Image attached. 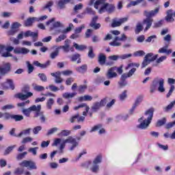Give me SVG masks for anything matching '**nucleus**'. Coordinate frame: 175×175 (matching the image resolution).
<instances>
[{
    "instance_id": "obj_1",
    "label": "nucleus",
    "mask_w": 175,
    "mask_h": 175,
    "mask_svg": "<svg viewBox=\"0 0 175 175\" xmlns=\"http://www.w3.org/2000/svg\"><path fill=\"white\" fill-rule=\"evenodd\" d=\"M107 0H97L94 3L95 9H99V5H103L100 9L98 10V13L102 14L105 12H108V13H113L116 12V5L114 4H110L106 3Z\"/></svg>"
},
{
    "instance_id": "obj_2",
    "label": "nucleus",
    "mask_w": 175,
    "mask_h": 175,
    "mask_svg": "<svg viewBox=\"0 0 175 175\" xmlns=\"http://www.w3.org/2000/svg\"><path fill=\"white\" fill-rule=\"evenodd\" d=\"M154 111H155V109L154 108H150L149 109L146 111L145 116H148L147 120H144L143 121V117L140 118L138 121L139 122H141V124L137 126V128H139V129H147L148 125L151 124V120H152V117H154Z\"/></svg>"
},
{
    "instance_id": "obj_3",
    "label": "nucleus",
    "mask_w": 175,
    "mask_h": 175,
    "mask_svg": "<svg viewBox=\"0 0 175 175\" xmlns=\"http://www.w3.org/2000/svg\"><path fill=\"white\" fill-rule=\"evenodd\" d=\"M66 143H70V144H72V146L70 148V151H73L75 148H76V147L79 146V142L76 141V139L73 138V137L72 136H69L67 139H63L62 143L60 144V146L59 147L60 154H64V148H65Z\"/></svg>"
},
{
    "instance_id": "obj_4",
    "label": "nucleus",
    "mask_w": 175,
    "mask_h": 175,
    "mask_svg": "<svg viewBox=\"0 0 175 175\" xmlns=\"http://www.w3.org/2000/svg\"><path fill=\"white\" fill-rule=\"evenodd\" d=\"M163 84H165V80L163 79L157 78L152 81V83L150 86V92H154V91H155V89L157 88V87H158V91L159 92H165V88L163 87Z\"/></svg>"
},
{
    "instance_id": "obj_5",
    "label": "nucleus",
    "mask_w": 175,
    "mask_h": 175,
    "mask_svg": "<svg viewBox=\"0 0 175 175\" xmlns=\"http://www.w3.org/2000/svg\"><path fill=\"white\" fill-rule=\"evenodd\" d=\"M116 158L120 161L125 159L127 162H129V163H136V162H137V160L135 159V157H133V154H122L121 153H118L116 154Z\"/></svg>"
},
{
    "instance_id": "obj_6",
    "label": "nucleus",
    "mask_w": 175,
    "mask_h": 175,
    "mask_svg": "<svg viewBox=\"0 0 175 175\" xmlns=\"http://www.w3.org/2000/svg\"><path fill=\"white\" fill-rule=\"evenodd\" d=\"M19 166L21 167H27L29 170H36V169H38L36 163L31 160H23L19 163Z\"/></svg>"
},
{
    "instance_id": "obj_7",
    "label": "nucleus",
    "mask_w": 175,
    "mask_h": 175,
    "mask_svg": "<svg viewBox=\"0 0 175 175\" xmlns=\"http://www.w3.org/2000/svg\"><path fill=\"white\" fill-rule=\"evenodd\" d=\"M152 55H154V53H148L145 55L144 58V61L142 62V68H146V66H147L149 64H151V62H154V61H155V59L158 58V54L155 55L153 57ZM148 57H152L151 59H148Z\"/></svg>"
},
{
    "instance_id": "obj_8",
    "label": "nucleus",
    "mask_w": 175,
    "mask_h": 175,
    "mask_svg": "<svg viewBox=\"0 0 175 175\" xmlns=\"http://www.w3.org/2000/svg\"><path fill=\"white\" fill-rule=\"evenodd\" d=\"M106 105V98L102 99L100 102H95L91 107L92 113H96L100 107H103Z\"/></svg>"
},
{
    "instance_id": "obj_9",
    "label": "nucleus",
    "mask_w": 175,
    "mask_h": 175,
    "mask_svg": "<svg viewBox=\"0 0 175 175\" xmlns=\"http://www.w3.org/2000/svg\"><path fill=\"white\" fill-rule=\"evenodd\" d=\"M128 21V18H122L120 19H118L115 18L112 20L111 27L112 28H116L117 27H121V25L124 24V23H126Z\"/></svg>"
},
{
    "instance_id": "obj_10",
    "label": "nucleus",
    "mask_w": 175,
    "mask_h": 175,
    "mask_svg": "<svg viewBox=\"0 0 175 175\" xmlns=\"http://www.w3.org/2000/svg\"><path fill=\"white\" fill-rule=\"evenodd\" d=\"M158 13H159V8H156L154 10H152L150 11L144 10V16L146 17V18H152V17H155Z\"/></svg>"
},
{
    "instance_id": "obj_11",
    "label": "nucleus",
    "mask_w": 175,
    "mask_h": 175,
    "mask_svg": "<svg viewBox=\"0 0 175 175\" xmlns=\"http://www.w3.org/2000/svg\"><path fill=\"white\" fill-rule=\"evenodd\" d=\"M92 132H98V135H103V133H106V130L103 128V125L98 124L92 127L90 133H92Z\"/></svg>"
},
{
    "instance_id": "obj_12",
    "label": "nucleus",
    "mask_w": 175,
    "mask_h": 175,
    "mask_svg": "<svg viewBox=\"0 0 175 175\" xmlns=\"http://www.w3.org/2000/svg\"><path fill=\"white\" fill-rule=\"evenodd\" d=\"M116 69H117V67H111L109 69H108V70L105 73V76L107 79L110 80L111 79H114L117 77L118 75H117V72H116Z\"/></svg>"
},
{
    "instance_id": "obj_13",
    "label": "nucleus",
    "mask_w": 175,
    "mask_h": 175,
    "mask_svg": "<svg viewBox=\"0 0 175 175\" xmlns=\"http://www.w3.org/2000/svg\"><path fill=\"white\" fill-rule=\"evenodd\" d=\"M166 16L165 17V20L167 23H174V18L175 17V12H173V10H168L166 12Z\"/></svg>"
},
{
    "instance_id": "obj_14",
    "label": "nucleus",
    "mask_w": 175,
    "mask_h": 175,
    "mask_svg": "<svg viewBox=\"0 0 175 175\" xmlns=\"http://www.w3.org/2000/svg\"><path fill=\"white\" fill-rule=\"evenodd\" d=\"M57 49H62L64 53H69L70 51V40L66 39L64 41V45L59 46Z\"/></svg>"
},
{
    "instance_id": "obj_15",
    "label": "nucleus",
    "mask_w": 175,
    "mask_h": 175,
    "mask_svg": "<svg viewBox=\"0 0 175 175\" xmlns=\"http://www.w3.org/2000/svg\"><path fill=\"white\" fill-rule=\"evenodd\" d=\"M11 70L10 64H5V67L0 66V76H5L9 73Z\"/></svg>"
},
{
    "instance_id": "obj_16",
    "label": "nucleus",
    "mask_w": 175,
    "mask_h": 175,
    "mask_svg": "<svg viewBox=\"0 0 175 175\" xmlns=\"http://www.w3.org/2000/svg\"><path fill=\"white\" fill-rule=\"evenodd\" d=\"M152 23H154V18H146L143 20V24H146V27L144 31H148L150 28H151L152 25Z\"/></svg>"
},
{
    "instance_id": "obj_17",
    "label": "nucleus",
    "mask_w": 175,
    "mask_h": 175,
    "mask_svg": "<svg viewBox=\"0 0 175 175\" xmlns=\"http://www.w3.org/2000/svg\"><path fill=\"white\" fill-rule=\"evenodd\" d=\"M169 46L165 45V46H163L160 48L158 51L159 54H166V55H169L170 54H172V49H168Z\"/></svg>"
},
{
    "instance_id": "obj_18",
    "label": "nucleus",
    "mask_w": 175,
    "mask_h": 175,
    "mask_svg": "<svg viewBox=\"0 0 175 175\" xmlns=\"http://www.w3.org/2000/svg\"><path fill=\"white\" fill-rule=\"evenodd\" d=\"M3 87L5 90L11 88V90H14V83H13L12 79H7V81L3 83Z\"/></svg>"
},
{
    "instance_id": "obj_19",
    "label": "nucleus",
    "mask_w": 175,
    "mask_h": 175,
    "mask_svg": "<svg viewBox=\"0 0 175 175\" xmlns=\"http://www.w3.org/2000/svg\"><path fill=\"white\" fill-rule=\"evenodd\" d=\"M106 59H107L106 55L103 53H100L98 55V62L99 65H100L101 66L106 65Z\"/></svg>"
},
{
    "instance_id": "obj_20",
    "label": "nucleus",
    "mask_w": 175,
    "mask_h": 175,
    "mask_svg": "<svg viewBox=\"0 0 175 175\" xmlns=\"http://www.w3.org/2000/svg\"><path fill=\"white\" fill-rule=\"evenodd\" d=\"M35 21L39 22V18H37V17L28 18L25 21V27H31V25H32V24H33V22Z\"/></svg>"
},
{
    "instance_id": "obj_21",
    "label": "nucleus",
    "mask_w": 175,
    "mask_h": 175,
    "mask_svg": "<svg viewBox=\"0 0 175 175\" xmlns=\"http://www.w3.org/2000/svg\"><path fill=\"white\" fill-rule=\"evenodd\" d=\"M33 95V94L32 92H29L25 94L23 93H19L16 95V96L17 98H18V99H21V100H25L26 99H28V98H31V96H32Z\"/></svg>"
},
{
    "instance_id": "obj_22",
    "label": "nucleus",
    "mask_w": 175,
    "mask_h": 175,
    "mask_svg": "<svg viewBox=\"0 0 175 175\" xmlns=\"http://www.w3.org/2000/svg\"><path fill=\"white\" fill-rule=\"evenodd\" d=\"M14 120L16 122L23 121V120H24V116L21 115H12L8 113V120Z\"/></svg>"
},
{
    "instance_id": "obj_23",
    "label": "nucleus",
    "mask_w": 175,
    "mask_h": 175,
    "mask_svg": "<svg viewBox=\"0 0 175 175\" xmlns=\"http://www.w3.org/2000/svg\"><path fill=\"white\" fill-rule=\"evenodd\" d=\"M142 2H144L143 6H146V5H147V2L144 1V0H137L131 1L130 3L127 4L126 8L137 6V5H139V3H142Z\"/></svg>"
},
{
    "instance_id": "obj_24",
    "label": "nucleus",
    "mask_w": 175,
    "mask_h": 175,
    "mask_svg": "<svg viewBox=\"0 0 175 175\" xmlns=\"http://www.w3.org/2000/svg\"><path fill=\"white\" fill-rule=\"evenodd\" d=\"M70 3V0H59L57 2V6L59 7V9H65L66 8L67 3Z\"/></svg>"
},
{
    "instance_id": "obj_25",
    "label": "nucleus",
    "mask_w": 175,
    "mask_h": 175,
    "mask_svg": "<svg viewBox=\"0 0 175 175\" xmlns=\"http://www.w3.org/2000/svg\"><path fill=\"white\" fill-rule=\"evenodd\" d=\"M126 79L128 78L122 74L120 77V81L118 82L120 88H122V87H126V85H128V83L125 81Z\"/></svg>"
},
{
    "instance_id": "obj_26",
    "label": "nucleus",
    "mask_w": 175,
    "mask_h": 175,
    "mask_svg": "<svg viewBox=\"0 0 175 175\" xmlns=\"http://www.w3.org/2000/svg\"><path fill=\"white\" fill-rule=\"evenodd\" d=\"M87 69H88V66H87V64H83L80 67H77L76 68V70L78 71L79 73H81L82 75H84V73L87 72Z\"/></svg>"
},
{
    "instance_id": "obj_27",
    "label": "nucleus",
    "mask_w": 175,
    "mask_h": 175,
    "mask_svg": "<svg viewBox=\"0 0 175 175\" xmlns=\"http://www.w3.org/2000/svg\"><path fill=\"white\" fill-rule=\"evenodd\" d=\"M72 27H73V24L70 23L68 27L66 29H58L57 33H68V32H70L72 31Z\"/></svg>"
},
{
    "instance_id": "obj_28",
    "label": "nucleus",
    "mask_w": 175,
    "mask_h": 175,
    "mask_svg": "<svg viewBox=\"0 0 175 175\" xmlns=\"http://www.w3.org/2000/svg\"><path fill=\"white\" fill-rule=\"evenodd\" d=\"M142 31H143V24L141 22H138L135 25V32L136 35H139Z\"/></svg>"
},
{
    "instance_id": "obj_29",
    "label": "nucleus",
    "mask_w": 175,
    "mask_h": 175,
    "mask_svg": "<svg viewBox=\"0 0 175 175\" xmlns=\"http://www.w3.org/2000/svg\"><path fill=\"white\" fill-rule=\"evenodd\" d=\"M31 129H27L25 130L22 131L18 135V137H23V136H27L28 135H31Z\"/></svg>"
},
{
    "instance_id": "obj_30",
    "label": "nucleus",
    "mask_w": 175,
    "mask_h": 175,
    "mask_svg": "<svg viewBox=\"0 0 175 175\" xmlns=\"http://www.w3.org/2000/svg\"><path fill=\"white\" fill-rule=\"evenodd\" d=\"M76 95H77V93L74 92V93H69V92H66L64 94H63V98H64V99H72V98H75V96H76Z\"/></svg>"
},
{
    "instance_id": "obj_31",
    "label": "nucleus",
    "mask_w": 175,
    "mask_h": 175,
    "mask_svg": "<svg viewBox=\"0 0 175 175\" xmlns=\"http://www.w3.org/2000/svg\"><path fill=\"white\" fill-rule=\"evenodd\" d=\"M32 87H33V90H34V91H37L38 92H41V91H44V87L42 85L33 83Z\"/></svg>"
},
{
    "instance_id": "obj_32",
    "label": "nucleus",
    "mask_w": 175,
    "mask_h": 175,
    "mask_svg": "<svg viewBox=\"0 0 175 175\" xmlns=\"http://www.w3.org/2000/svg\"><path fill=\"white\" fill-rule=\"evenodd\" d=\"M73 47H75V49L79 51H83V50H85V49H87L85 45H79L76 42H74Z\"/></svg>"
},
{
    "instance_id": "obj_33",
    "label": "nucleus",
    "mask_w": 175,
    "mask_h": 175,
    "mask_svg": "<svg viewBox=\"0 0 175 175\" xmlns=\"http://www.w3.org/2000/svg\"><path fill=\"white\" fill-rule=\"evenodd\" d=\"M30 110H31V111H36V113H39L40 111V110H42V105H33L31 107H30Z\"/></svg>"
},
{
    "instance_id": "obj_34",
    "label": "nucleus",
    "mask_w": 175,
    "mask_h": 175,
    "mask_svg": "<svg viewBox=\"0 0 175 175\" xmlns=\"http://www.w3.org/2000/svg\"><path fill=\"white\" fill-rule=\"evenodd\" d=\"M36 117H39L41 122H46V116H44L42 111H40V112H37Z\"/></svg>"
},
{
    "instance_id": "obj_35",
    "label": "nucleus",
    "mask_w": 175,
    "mask_h": 175,
    "mask_svg": "<svg viewBox=\"0 0 175 175\" xmlns=\"http://www.w3.org/2000/svg\"><path fill=\"white\" fill-rule=\"evenodd\" d=\"M67 38H68V36H66V33H62V35H59L58 36V38H57L55 39V42L59 43V42H62V40H65V39H66Z\"/></svg>"
},
{
    "instance_id": "obj_36",
    "label": "nucleus",
    "mask_w": 175,
    "mask_h": 175,
    "mask_svg": "<svg viewBox=\"0 0 175 175\" xmlns=\"http://www.w3.org/2000/svg\"><path fill=\"white\" fill-rule=\"evenodd\" d=\"M135 72H136V68H131L128 73H124L122 74L123 76H125L126 77H132L133 75H135Z\"/></svg>"
},
{
    "instance_id": "obj_37",
    "label": "nucleus",
    "mask_w": 175,
    "mask_h": 175,
    "mask_svg": "<svg viewBox=\"0 0 175 175\" xmlns=\"http://www.w3.org/2000/svg\"><path fill=\"white\" fill-rule=\"evenodd\" d=\"M26 65L27 66V72L29 73V75H31V73L33 72L35 68H33V66H32V64H31V63L28 61L26 62Z\"/></svg>"
},
{
    "instance_id": "obj_38",
    "label": "nucleus",
    "mask_w": 175,
    "mask_h": 175,
    "mask_svg": "<svg viewBox=\"0 0 175 175\" xmlns=\"http://www.w3.org/2000/svg\"><path fill=\"white\" fill-rule=\"evenodd\" d=\"M165 124H166V118H163L162 119L157 121L156 123V126L157 128L159 126H163V125H165Z\"/></svg>"
},
{
    "instance_id": "obj_39",
    "label": "nucleus",
    "mask_w": 175,
    "mask_h": 175,
    "mask_svg": "<svg viewBox=\"0 0 175 175\" xmlns=\"http://www.w3.org/2000/svg\"><path fill=\"white\" fill-rule=\"evenodd\" d=\"M90 170L92 172V173H98L99 172V165L94 164L93 163L92 167H90Z\"/></svg>"
},
{
    "instance_id": "obj_40",
    "label": "nucleus",
    "mask_w": 175,
    "mask_h": 175,
    "mask_svg": "<svg viewBox=\"0 0 175 175\" xmlns=\"http://www.w3.org/2000/svg\"><path fill=\"white\" fill-rule=\"evenodd\" d=\"M53 105H54V98H51L46 102V107L49 110H51V107H53Z\"/></svg>"
},
{
    "instance_id": "obj_41",
    "label": "nucleus",
    "mask_w": 175,
    "mask_h": 175,
    "mask_svg": "<svg viewBox=\"0 0 175 175\" xmlns=\"http://www.w3.org/2000/svg\"><path fill=\"white\" fill-rule=\"evenodd\" d=\"M17 32H18V29L12 28L11 27L10 29L8 31V36H14Z\"/></svg>"
},
{
    "instance_id": "obj_42",
    "label": "nucleus",
    "mask_w": 175,
    "mask_h": 175,
    "mask_svg": "<svg viewBox=\"0 0 175 175\" xmlns=\"http://www.w3.org/2000/svg\"><path fill=\"white\" fill-rule=\"evenodd\" d=\"M0 118H3L5 121H8L9 118V112L0 111Z\"/></svg>"
},
{
    "instance_id": "obj_43",
    "label": "nucleus",
    "mask_w": 175,
    "mask_h": 175,
    "mask_svg": "<svg viewBox=\"0 0 175 175\" xmlns=\"http://www.w3.org/2000/svg\"><path fill=\"white\" fill-rule=\"evenodd\" d=\"M93 163H94V165H98L99 163H102V155L99 154L96 156L93 161Z\"/></svg>"
},
{
    "instance_id": "obj_44",
    "label": "nucleus",
    "mask_w": 175,
    "mask_h": 175,
    "mask_svg": "<svg viewBox=\"0 0 175 175\" xmlns=\"http://www.w3.org/2000/svg\"><path fill=\"white\" fill-rule=\"evenodd\" d=\"M174 105H175V100L174 101H172L170 105H168L167 107H165L163 108L164 111L167 112L169 111V110H172V109H173V107H174Z\"/></svg>"
},
{
    "instance_id": "obj_45",
    "label": "nucleus",
    "mask_w": 175,
    "mask_h": 175,
    "mask_svg": "<svg viewBox=\"0 0 175 175\" xmlns=\"http://www.w3.org/2000/svg\"><path fill=\"white\" fill-rule=\"evenodd\" d=\"M141 102H143V96H139L138 97H137L135 103L133 104V106L137 107V106L140 105Z\"/></svg>"
},
{
    "instance_id": "obj_46",
    "label": "nucleus",
    "mask_w": 175,
    "mask_h": 175,
    "mask_svg": "<svg viewBox=\"0 0 175 175\" xmlns=\"http://www.w3.org/2000/svg\"><path fill=\"white\" fill-rule=\"evenodd\" d=\"M88 56L91 59H93V58H95V53H94V49L92 48V46H90L89 48V52L88 53Z\"/></svg>"
},
{
    "instance_id": "obj_47",
    "label": "nucleus",
    "mask_w": 175,
    "mask_h": 175,
    "mask_svg": "<svg viewBox=\"0 0 175 175\" xmlns=\"http://www.w3.org/2000/svg\"><path fill=\"white\" fill-rule=\"evenodd\" d=\"M64 27V24L59 21L55 22L53 24V27H51V29L53 30L54 28H61Z\"/></svg>"
},
{
    "instance_id": "obj_48",
    "label": "nucleus",
    "mask_w": 175,
    "mask_h": 175,
    "mask_svg": "<svg viewBox=\"0 0 175 175\" xmlns=\"http://www.w3.org/2000/svg\"><path fill=\"white\" fill-rule=\"evenodd\" d=\"M128 91L127 90H124L122 92V94H120L119 95V98L120 100H124L126 99V98H128V94H127Z\"/></svg>"
},
{
    "instance_id": "obj_49",
    "label": "nucleus",
    "mask_w": 175,
    "mask_h": 175,
    "mask_svg": "<svg viewBox=\"0 0 175 175\" xmlns=\"http://www.w3.org/2000/svg\"><path fill=\"white\" fill-rule=\"evenodd\" d=\"M163 25V20L158 21L154 22L153 24V28H161Z\"/></svg>"
},
{
    "instance_id": "obj_50",
    "label": "nucleus",
    "mask_w": 175,
    "mask_h": 175,
    "mask_svg": "<svg viewBox=\"0 0 175 175\" xmlns=\"http://www.w3.org/2000/svg\"><path fill=\"white\" fill-rule=\"evenodd\" d=\"M39 147L30 148L28 149V152H31L33 155H38Z\"/></svg>"
},
{
    "instance_id": "obj_51",
    "label": "nucleus",
    "mask_w": 175,
    "mask_h": 175,
    "mask_svg": "<svg viewBox=\"0 0 175 175\" xmlns=\"http://www.w3.org/2000/svg\"><path fill=\"white\" fill-rule=\"evenodd\" d=\"M50 65H51V61L48 60L46 62L44 63V64H40V68H41V69H46L47 68H49V66H50Z\"/></svg>"
},
{
    "instance_id": "obj_52",
    "label": "nucleus",
    "mask_w": 175,
    "mask_h": 175,
    "mask_svg": "<svg viewBox=\"0 0 175 175\" xmlns=\"http://www.w3.org/2000/svg\"><path fill=\"white\" fill-rule=\"evenodd\" d=\"M59 54V50H58V49H57L55 50V51L54 52H52L51 54H50V58H51V59H55L57 57H58Z\"/></svg>"
},
{
    "instance_id": "obj_53",
    "label": "nucleus",
    "mask_w": 175,
    "mask_h": 175,
    "mask_svg": "<svg viewBox=\"0 0 175 175\" xmlns=\"http://www.w3.org/2000/svg\"><path fill=\"white\" fill-rule=\"evenodd\" d=\"M32 112V111L31 110V108H27V109H23L22 110V113L26 116V117H29V116H31V113Z\"/></svg>"
},
{
    "instance_id": "obj_54",
    "label": "nucleus",
    "mask_w": 175,
    "mask_h": 175,
    "mask_svg": "<svg viewBox=\"0 0 175 175\" xmlns=\"http://www.w3.org/2000/svg\"><path fill=\"white\" fill-rule=\"evenodd\" d=\"M38 77L43 83H46V81H47V76H46V74L44 73H39Z\"/></svg>"
},
{
    "instance_id": "obj_55",
    "label": "nucleus",
    "mask_w": 175,
    "mask_h": 175,
    "mask_svg": "<svg viewBox=\"0 0 175 175\" xmlns=\"http://www.w3.org/2000/svg\"><path fill=\"white\" fill-rule=\"evenodd\" d=\"M16 147V145H14L12 146H9L8 147L5 152H4V155H9L12 151H13V149Z\"/></svg>"
},
{
    "instance_id": "obj_56",
    "label": "nucleus",
    "mask_w": 175,
    "mask_h": 175,
    "mask_svg": "<svg viewBox=\"0 0 175 175\" xmlns=\"http://www.w3.org/2000/svg\"><path fill=\"white\" fill-rule=\"evenodd\" d=\"M23 174H24V169L23 167H17L14 172V174L21 175Z\"/></svg>"
},
{
    "instance_id": "obj_57",
    "label": "nucleus",
    "mask_w": 175,
    "mask_h": 175,
    "mask_svg": "<svg viewBox=\"0 0 175 175\" xmlns=\"http://www.w3.org/2000/svg\"><path fill=\"white\" fill-rule=\"evenodd\" d=\"M134 57H143V55H146V53L144 51H137L134 52Z\"/></svg>"
},
{
    "instance_id": "obj_58",
    "label": "nucleus",
    "mask_w": 175,
    "mask_h": 175,
    "mask_svg": "<svg viewBox=\"0 0 175 175\" xmlns=\"http://www.w3.org/2000/svg\"><path fill=\"white\" fill-rule=\"evenodd\" d=\"M59 136L62 137H66V136H69V135H70V131L69 130H63L61 131V133H59Z\"/></svg>"
},
{
    "instance_id": "obj_59",
    "label": "nucleus",
    "mask_w": 175,
    "mask_h": 175,
    "mask_svg": "<svg viewBox=\"0 0 175 175\" xmlns=\"http://www.w3.org/2000/svg\"><path fill=\"white\" fill-rule=\"evenodd\" d=\"M27 154H28V152H23V153L18 154L16 157V159H18V161H21V159H24V158H25V155H27Z\"/></svg>"
},
{
    "instance_id": "obj_60",
    "label": "nucleus",
    "mask_w": 175,
    "mask_h": 175,
    "mask_svg": "<svg viewBox=\"0 0 175 175\" xmlns=\"http://www.w3.org/2000/svg\"><path fill=\"white\" fill-rule=\"evenodd\" d=\"M166 58H167V57L165 55H163V56L159 57L156 61L157 64L159 65V64H162V62H163L165 61V59H166Z\"/></svg>"
},
{
    "instance_id": "obj_61",
    "label": "nucleus",
    "mask_w": 175,
    "mask_h": 175,
    "mask_svg": "<svg viewBox=\"0 0 175 175\" xmlns=\"http://www.w3.org/2000/svg\"><path fill=\"white\" fill-rule=\"evenodd\" d=\"M31 142H32V137H26L23 139L21 143H22V144H26V143H31Z\"/></svg>"
},
{
    "instance_id": "obj_62",
    "label": "nucleus",
    "mask_w": 175,
    "mask_h": 175,
    "mask_svg": "<svg viewBox=\"0 0 175 175\" xmlns=\"http://www.w3.org/2000/svg\"><path fill=\"white\" fill-rule=\"evenodd\" d=\"M90 27L91 28H93V29H99L100 28V23H90Z\"/></svg>"
},
{
    "instance_id": "obj_63",
    "label": "nucleus",
    "mask_w": 175,
    "mask_h": 175,
    "mask_svg": "<svg viewBox=\"0 0 175 175\" xmlns=\"http://www.w3.org/2000/svg\"><path fill=\"white\" fill-rule=\"evenodd\" d=\"M20 27H21V24H20L18 22H14L11 25V27L14 28V29H18V31Z\"/></svg>"
},
{
    "instance_id": "obj_64",
    "label": "nucleus",
    "mask_w": 175,
    "mask_h": 175,
    "mask_svg": "<svg viewBox=\"0 0 175 175\" xmlns=\"http://www.w3.org/2000/svg\"><path fill=\"white\" fill-rule=\"evenodd\" d=\"M62 75L64 76H70V75H73V71L70 70H66L62 72Z\"/></svg>"
}]
</instances>
